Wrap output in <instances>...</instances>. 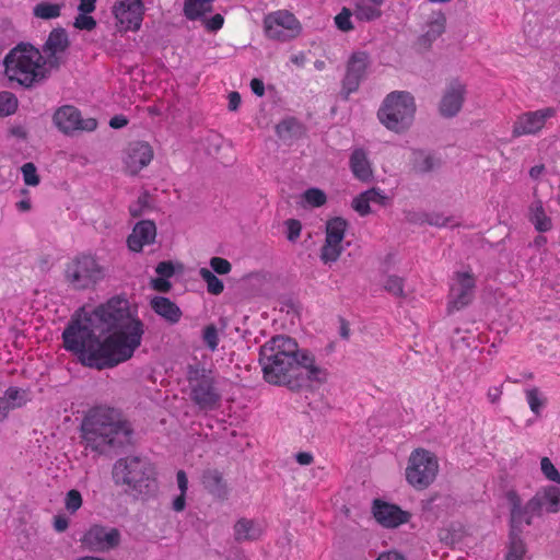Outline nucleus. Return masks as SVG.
Masks as SVG:
<instances>
[{"label": "nucleus", "mask_w": 560, "mask_h": 560, "mask_svg": "<svg viewBox=\"0 0 560 560\" xmlns=\"http://www.w3.org/2000/svg\"><path fill=\"white\" fill-rule=\"evenodd\" d=\"M350 168L353 176L363 182L369 183L373 178V171L368 159L366 152L362 148L354 149L349 160Z\"/></svg>", "instance_id": "nucleus-23"}, {"label": "nucleus", "mask_w": 560, "mask_h": 560, "mask_svg": "<svg viewBox=\"0 0 560 560\" xmlns=\"http://www.w3.org/2000/svg\"><path fill=\"white\" fill-rule=\"evenodd\" d=\"M96 0H80L78 10L81 13H92L95 10Z\"/></svg>", "instance_id": "nucleus-62"}, {"label": "nucleus", "mask_w": 560, "mask_h": 560, "mask_svg": "<svg viewBox=\"0 0 560 560\" xmlns=\"http://www.w3.org/2000/svg\"><path fill=\"white\" fill-rule=\"evenodd\" d=\"M210 267L219 275H226L232 269L230 261L221 257H212L210 259Z\"/></svg>", "instance_id": "nucleus-51"}, {"label": "nucleus", "mask_w": 560, "mask_h": 560, "mask_svg": "<svg viewBox=\"0 0 560 560\" xmlns=\"http://www.w3.org/2000/svg\"><path fill=\"white\" fill-rule=\"evenodd\" d=\"M540 469L548 480L560 483V472L548 457L541 458Z\"/></svg>", "instance_id": "nucleus-47"}, {"label": "nucleus", "mask_w": 560, "mask_h": 560, "mask_svg": "<svg viewBox=\"0 0 560 560\" xmlns=\"http://www.w3.org/2000/svg\"><path fill=\"white\" fill-rule=\"evenodd\" d=\"M410 165L415 173L425 174L438 167L440 162L427 151L412 150L410 155Z\"/></svg>", "instance_id": "nucleus-28"}, {"label": "nucleus", "mask_w": 560, "mask_h": 560, "mask_svg": "<svg viewBox=\"0 0 560 560\" xmlns=\"http://www.w3.org/2000/svg\"><path fill=\"white\" fill-rule=\"evenodd\" d=\"M527 548L520 533L510 532V542L505 560H524Z\"/></svg>", "instance_id": "nucleus-32"}, {"label": "nucleus", "mask_w": 560, "mask_h": 560, "mask_svg": "<svg viewBox=\"0 0 560 560\" xmlns=\"http://www.w3.org/2000/svg\"><path fill=\"white\" fill-rule=\"evenodd\" d=\"M199 276L207 283V290L210 294L219 295L223 292V282L210 269L201 268Z\"/></svg>", "instance_id": "nucleus-34"}, {"label": "nucleus", "mask_w": 560, "mask_h": 560, "mask_svg": "<svg viewBox=\"0 0 560 560\" xmlns=\"http://www.w3.org/2000/svg\"><path fill=\"white\" fill-rule=\"evenodd\" d=\"M22 174L24 183L28 186H36L39 184L36 166L28 162L22 166Z\"/></svg>", "instance_id": "nucleus-49"}, {"label": "nucleus", "mask_w": 560, "mask_h": 560, "mask_svg": "<svg viewBox=\"0 0 560 560\" xmlns=\"http://www.w3.org/2000/svg\"><path fill=\"white\" fill-rule=\"evenodd\" d=\"M287 226V237L290 242H295L301 234L302 225L299 220L289 219L284 222Z\"/></svg>", "instance_id": "nucleus-53"}, {"label": "nucleus", "mask_w": 560, "mask_h": 560, "mask_svg": "<svg viewBox=\"0 0 560 560\" xmlns=\"http://www.w3.org/2000/svg\"><path fill=\"white\" fill-rule=\"evenodd\" d=\"M502 396V387L493 386L488 389L487 397L491 404H497L500 401Z\"/></svg>", "instance_id": "nucleus-59"}, {"label": "nucleus", "mask_w": 560, "mask_h": 560, "mask_svg": "<svg viewBox=\"0 0 560 560\" xmlns=\"http://www.w3.org/2000/svg\"><path fill=\"white\" fill-rule=\"evenodd\" d=\"M67 281L78 290L88 289L103 279L102 267L92 256H80L72 259L65 271Z\"/></svg>", "instance_id": "nucleus-9"}, {"label": "nucleus", "mask_w": 560, "mask_h": 560, "mask_svg": "<svg viewBox=\"0 0 560 560\" xmlns=\"http://www.w3.org/2000/svg\"><path fill=\"white\" fill-rule=\"evenodd\" d=\"M373 515L377 523L386 528H396L409 522L410 514L402 511L398 505L387 503L380 499L373 502Z\"/></svg>", "instance_id": "nucleus-20"}, {"label": "nucleus", "mask_w": 560, "mask_h": 560, "mask_svg": "<svg viewBox=\"0 0 560 560\" xmlns=\"http://www.w3.org/2000/svg\"><path fill=\"white\" fill-rule=\"evenodd\" d=\"M556 113V108L546 107L520 115L513 126V137L517 138L521 136L534 135L538 132L544 128L547 119L553 117Z\"/></svg>", "instance_id": "nucleus-17"}, {"label": "nucleus", "mask_w": 560, "mask_h": 560, "mask_svg": "<svg viewBox=\"0 0 560 560\" xmlns=\"http://www.w3.org/2000/svg\"><path fill=\"white\" fill-rule=\"evenodd\" d=\"M202 340L210 351H215L219 345V334L214 325H208L202 331Z\"/></svg>", "instance_id": "nucleus-44"}, {"label": "nucleus", "mask_w": 560, "mask_h": 560, "mask_svg": "<svg viewBox=\"0 0 560 560\" xmlns=\"http://www.w3.org/2000/svg\"><path fill=\"white\" fill-rule=\"evenodd\" d=\"M466 95L465 85L454 80L446 86L440 104L439 113L444 118L455 117L462 109Z\"/></svg>", "instance_id": "nucleus-19"}, {"label": "nucleus", "mask_w": 560, "mask_h": 560, "mask_svg": "<svg viewBox=\"0 0 560 560\" xmlns=\"http://www.w3.org/2000/svg\"><path fill=\"white\" fill-rule=\"evenodd\" d=\"M378 5H372V4H365V3H358L355 7V10L353 12L355 19L359 21H373L381 16L382 12L377 8Z\"/></svg>", "instance_id": "nucleus-38"}, {"label": "nucleus", "mask_w": 560, "mask_h": 560, "mask_svg": "<svg viewBox=\"0 0 560 560\" xmlns=\"http://www.w3.org/2000/svg\"><path fill=\"white\" fill-rule=\"evenodd\" d=\"M439 471L436 457L425 450H416L411 453L406 468V479L416 489L428 488Z\"/></svg>", "instance_id": "nucleus-8"}, {"label": "nucleus", "mask_w": 560, "mask_h": 560, "mask_svg": "<svg viewBox=\"0 0 560 560\" xmlns=\"http://www.w3.org/2000/svg\"><path fill=\"white\" fill-rule=\"evenodd\" d=\"M347 221L345 219L336 217L328 220L326 224L325 240L341 243L345 237Z\"/></svg>", "instance_id": "nucleus-33"}, {"label": "nucleus", "mask_w": 560, "mask_h": 560, "mask_svg": "<svg viewBox=\"0 0 560 560\" xmlns=\"http://www.w3.org/2000/svg\"><path fill=\"white\" fill-rule=\"evenodd\" d=\"M369 66L370 57L365 51H355L350 56L341 83L340 95L342 98L348 100L351 93L358 91Z\"/></svg>", "instance_id": "nucleus-12"}, {"label": "nucleus", "mask_w": 560, "mask_h": 560, "mask_svg": "<svg viewBox=\"0 0 560 560\" xmlns=\"http://www.w3.org/2000/svg\"><path fill=\"white\" fill-rule=\"evenodd\" d=\"M80 541L90 551L105 552L119 545L120 533L117 528L95 524L84 533Z\"/></svg>", "instance_id": "nucleus-15"}, {"label": "nucleus", "mask_w": 560, "mask_h": 560, "mask_svg": "<svg viewBox=\"0 0 560 560\" xmlns=\"http://www.w3.org/2000/svg\"><path fill=\"white\" fill-rule=\"evenodd\" d=\"M341 253V243L325 240V244L320 249V259L324 264L335 262L338 260Z\"/></svg>", "instance_id": "nucleus-35"}, {"label": "nucleus", "mask_w": 560, "mask_h": 560, "mask_svg": "<svg viewBox=\"0 0 560 560\" xmlns=\"http://www.w3.org/2000/svg\"><path fill=\"white\" fill-rule=\"evenodd\" d=\"M152 287L160 292H167L171 289V283L167 278L159 277L152 280Z\"/></svg>", "instance_id": "nucleus-58"}, {"label": "nucleus", "mask_w": 560, "mask_h": 560, "mask_svg": "<svg viewBox=\"0 0 560 560\" xmlns=\"http://www.w3.org/2000/svg\"><path fill=\"white\" fill-rule=\"evenodd\" d=\"M266 35L271 39L285 42L296 37L301 32V25L293 13L279 10L266 15L264 20Z\"/></svg>", "instance_id": "nucleus-10"}, {"label": "nucleus", "mask_w": 560, "mask_h": 560, "mask_svg": "<svg viewBox=\"0 0 560 560\" xmlns=\"http://www.w3.org/2000/svg\"><path fill=\"white\" fill-rule=\"evenodd\" d=\"M52 121L56 127L66 135H70L77 130L93 131L97 127L96 119H83L80 110L72 105L59 107L52 116Z\"/></svg>", "instance_id": "nucleus-14"}, {"label": "nucleus", "mask_w": 560, "mask_h": 560, "mask_svg": "<svg viewBox=\"0 0 560 560\" xmlns=\"http://www.w3.org/2000/svg\"><path fill=\"white\" fill-rule=\"evenodd\" d=\"M276 131L281 139H291L301 132V125L295 119L288 118L277 125Z\"/></svg>", "instance_id": "nucleus-36"}, {"label": "nucleus", "mask_w": 560, "mask_h": 560, "mask_svg": "<svg viewBox=\"0 0 560 560\" xmlns=\"http://www.w3.org/2000/svg\"><path fill=\"white\" fill-rule=\"evenodd\" d=\"M363 197H366L370 203L373 202L381 206H385L388 200L387 196H385L378 188H371L363 191Z\"/></svg>", "instance_id": "nucleus-54"}, {"label": "nucleus", "mask_w": 560, "mask_h": 560, "mask_svg": "<svg viewBox=\"0 0 560 560\" xmlns=\"http://www.w3.org/2000/svg\"><path fill=\"white\" fill-rule=\"evenodd\" d=\"M526 399L530 410L535 415H539L541 408L546 404V399L542 397L540 390L537 387H533L526 390Z\"/></svg>", "instance_id": "nucleus-41"}, {"label": "nucleus", "mask_w": 560, "mask_h": 560, "mask_svg": "<svg viewBox=\"0 0 560 560\" xmlns=\"http://www.w3.org/2000/svg\"><path fill=\"white\" fill-rule=\"evenodd\" d=\"M376 560H407L405 556L397 551H388L381 553Z\"/></svg>", "instance_id": "nucleus-64"}, {"label": "nucleus", "mask_w": 560, "mask_h": 560, "mask_svg": "<svg viewBox=\"0 0 560 560\" xmlns=\"http://www.w3.org/2000/svg\"><path fill=\"white\" fill-rule=\"evenodd\" d=\"M214 0H186L184 13L188 20L195 21L212 10Z\"/></svg>", "instance_id": "nucleus-30"}, {"label": "nucleus", "mask_w": 560, "mask_h": 560, "mask_svg": "<svg viewBox=\"0 0 560 560\" xmlns=\"http://www.w3.org/2000/svg\"><path fill=\"white\" fill-rule=\"evenodd\" d=\"M156 237V225L151 220H141L132 229L127 238L128 248L141 252L143 246L153 244Z\"/></svg>", "instance_id": "nucleus-22"}, {"label": "nucleus", "mask_w": 560, "mask_h": 560, "mask_svg": "<svg viewBox=\"0 0 560 560\" xmlns=\"http://www.w3.org/2000/svg\"><path fill=\"white\" fill-rule=\"evenodd\" d=\"M352 208L361 215L365 217L371 213V207L370 202L368 201L366 197H363V192H361L359 196H357L352 200Z\"/></svg>", "instance_id": "nucleus-50"}, {"label": "nucleus", "mask_w": 560, "mask_h": 560, "mask_svg": "<svg viewBox=\"0 0 560 560\" xmlns=\"http://www.w3.org/2000/svg\"><path fill=\"white\" fill-rule=\"evenodd\" d=\"M60 9L61 7L59 4L40 2L34 7L33 13L36 18L50 20L60 15Z\"/></svg>", "instance_id": "nucleus-39"}, {"label": "nucleus", "mask_w": 560, "mask_h": 560, "mask_svg": "<svg viewBox=\"0 0 560 560\" xmlns=\"http://www.w3.org/2000/svg\"><path fill=\"white\" fill-rule=\"evenodd\" d=\"M13 409L23 407L27 401V392L19 387H9L2 396Z\"/></svg>", "instance_id": "nucleus-37"}, {"label": "nucleus", "mask_w": 560, "mask_h": 560, "mask_svg": "<svg viewBox=\"0 0 560 560\" xmlns=\"http://www.w3.org/2000/svg\"><path fill=\"white\" fill-rule=\"evenodd\" d=\"M416 109L415 97L411 93L394 91L384 98L377 110V118L388 130L401 133L411 127Z\"/></svg>", "instance_id": "nucleus-6"}, {"label": "nucleus", "mask_w": 560, "mask_h": 560, "mask_svg": "<svg viewBox=\"0 0 560 560\" xmlns=\"http://www.w3.org/2000/svg\"><path fill=\"white\" fill-rule=\"evenodd\" d=\"M149 208V194L142 192L138 199L129 206V213L132 218H140Z\"/></svg>", "instance_id": "nucleus-43"}, {"label": "nucleus", "mask_w": 560, "mask_h": 560, "mask_svg": "<svg viewBox=\"0 0 560 560\" xmlns=\"http://www.w3.org/2000/svg\"><path fill=\"white\" fill-rule=\"evenodd\" d=\"M151 307L158 315L171 324L179 322L182 317L180 308L168 298L155 296L151 301Z\"/></svg>", "instance_id": "nucleus-26"}, {"label": "nucleus", "mask_w": 560, "mask_h": 560, "mask_svg": "<svg viewBox=\"0 0 560 560\" xmlns=\"http://www.w3.org/2000/svg\"><path fill=\"white\" fill-rule=\"evenodd\" d=\"M201 482L205 489L214 498L223 501L228 498L229 489L223 475L217 469L203 471Z\"/></svg>", "instance_id": "nucleus-24"}, {"label": "nucleus", "mask_w": 560, "mask_h": 560, "mask_svg": "<svg viewBox=\"0 0 560 560\" xmlns=\"http://www.w3.org/2000/svg\"><path fill=\"white\" fill-rule=\"evenodd\" d=\"M81 432L85 447L100 454L131 444L135 433L132 424L108 407L91 409L81 423Z\"/></svg>", "instance_id": "nucleus-3"}, {"label": "nucleus", "mask_w": 560, "mask_h": 560, "mask_svg": "<svg viewBox=\"0 0 560 560\" xmlns=\"http://www.w3.org/2000/svg\"><path fill=\"white\" fill-rule=\"evenodd\" d=\"M113 480L133 495H151L156 491L155 469L144 457L127 456L116 460Z\"/></svg>", "instance_id": "nucleus-5"}, {"label": "nucleus", "mask_w": 560, "mask_h": 560, "mask_svg": "<svg viewBox=\"0 0 560 560\" xmlns=\"http://www.w3.org/2000/svg\"><path fill=\"white\" fill-rule=\"evenodd\" d=\"M5 74L24 88L42 84L51 73L42 52L30 44H20L4 58Z\"/></svg>", "instance_id": "nucleus-4"}, {"label": "nucleus", "mask_w": 560, "mask_h": 560, "mask_svg": "<svg viewBox=\"0 0 560 560\" xmlns=\"http://www.w3.org/2000/svg\"><path fill=\"white\" fill-rule=\"evenodd\" d=\"M534 499H538L540 512L545 508L548 513H557L560 510V488L548 486L536 492Z\"/></svg>", "instance_id": "nucleus-27"}, {"label": "nucleus", "mask_w": 560, "mask_h": 560, "mask_svg": "<svg viewBox=\"0 0 560 560\" xmlns=\"http://www.w3.org/2000/svg\"><path fill=\"white\" fill-rule=\"evenodd\" d=\"M155 271L160 277L171 278L175 272V268L171 261H161L158 264Z\"/></svg>", "instance_id": "nucleus-56"}, {"label": "nucleus", "mask_w": 560, "mask_h": 560, "mask_svg": "<svg viewBox=\"0 0 560 560\" xmlns=\"http://www.w3.org/2000/svg\"><path fill=\"white\" fill-rule=\"evenodd\" d=\"M506 500L510 504V532L521 533L523 524L530 525L533 517L541 514L538 499L534 497L523 505L520 495L510 490L506 492Z\"/></svg>", "instance_id": "nucleus-11"}, {"label": "nucleus", "mask_w": 560, "mask_h": 560, "mask_svg": "<svg viewBox=\"0 0 560 560\" xmlns=\"http://www.w3.org/2000/svg\"><path fill=\"white\" fill-rule=\"evenodd\" d=\"M427 212H409L407 214V220L415 224H424L427 223Z\"/></svg>", "instance_id": "nucleus-61"}, {"label": "nucleus", "mask_w": 560, "mask_h": 560, "mask_svg": "<svg viewBox=\"0 0 560 560\" xmlns=\"http://www.w3.org/2000/svg\"><path fill=\"white\" fill-rule=\"evenodd\" d=\"M476 280L470 272H456L448 296V312L469 305L475 296Z\"/></svg>", "instance_id": "nucleus-16"}, {"label": "nucleus", "mask_w": 560, "mask_h": 560, "mask_svg": "<svg viewBox=\"0 0 560 560\" xmlns=\"http://www.w3.org/2000/svg\"><path fill=\"white\" fill-rule=\"evenodd\" d=\"M18 108V98L11 92H0V116H9Z\"/></svg>", "instance_id": "nucleus-40"}, {"label": "nucleus", "mask_w": 560, "mask_h": 560, "mask_svg": "<svg viewBox=\"0 0 560 560\" xmlns=\"http://www.w3.org/2000/svg\"><path fill=\"white\" fill-rule=\"evenodd\" d=\"M74 26L79 30L92 31L96 26V21L89 13H81L75 18Z\"/></svg>", "instance_id": "nucleus-52"}, {"label": "nucleus", "mask_w": 560, "mask_h": 560, "mask_svg": "<svg viewBox=\"0 0 560 560\" xmlns=\"http://www.w3.org/2000/svg\"><path fill=\"white\" fill-rule=\"evenodd\" d=\"M427 223L433 226H446L450 219L447 217H444L442 213H427Z\"/></svg>", "instance_id": "nucleus-55"}, {"label": "nucleus", "mask_w": 560, "mask_h": 560, "mask_svg": "<svg viewBox=\"0 0 560 560\" xmlns=\"http://www.w3.org/2000/svg\"><path fill=\"white\" fill-rule=\"evenodd\" d=\"M144 5L142 0H124L117 2L113 13L124 31H137L143 19Z\"/></svg>", "instance_id": "nucleus-18"}, {"label": "nucleus", "mask_w": 560, "mask_h": 560, "mask_svg": "<svg viewBox=\"0 0 560 560\" xmlns=\"http://www.w3.org/2000/svg\"><path fill=\"white\" fill-rule=\"evenodd\" d=\"M264 527L260 522L242 517L234 525V538L236 541H253L261 537Z\"/></svg>", "instance_id": "nucleus-25"}, {"label": "nucleus", "mask_w": 560, "mask_h": 560, "mask_svg": "<svg viewBox=\"0 0 560 560\" xmlns=\"http://www.w3.org/2000/svg\"><path fill=\"white\" fill-rule=\"evenodd\" d=\"M223 22V16L221 14H215L211 19L206 21V27L211 32H215L222 27Z\"/></svg>", "instance_id": "nucleus-57"}, {"label": "nucleus", "mask_w": 560, "mask_h": 560, "mask_svg": "<svg viewBox=\"0 0 560 560\" xmlns=\"http://www.w3.org/2000/svg\"><path fill=\"white\" fill-rule=\"evenodd\" d=\"M153 159V150L148 142L135 141L126 149L125 166L130 175H137Z\"/></svg>", "instance_id": "nucleus-21"}, {"label": "nucleus", "mask_w": 560, "mask_h": 560, "mask_svg": "<svg viewBox=\"0 0 560 560\" xmlns=\"http://www.w3.org/2000/svg\"><path fill=\"white\" fill-rule=\"evenodd\" d=\"M446 18L443 13H438L428 24V30L422 35L421 40L431 44L440 37L445 31Z\"/></svg>", "instance_id": "nucleus-31"}, {"label": "nucleus", "mask_w": 560, "mask_h": 560, "mask_svg": "<svg viewBox=\"0 0 560 560\" xmlns=\"http://www.w3.org/2000/svg\"><path fill=\"white\" fill-rule=\"evenodd\" d=\"M176 480L180 492L186 493L188 489V478L184 470H178L176 474Z\"/></svg>", "instance_id": "nucleus-60"}, {"label": "nucleus", "mask_w": 560, "mask_h": 560, "mask_svg": "<svg viewBox=\"0 0 560 560\" xmlns=\"http://www.w3.org/2000/svg\"><path fill=\"white\" fill-rule=\"evenodd\" d=\"M250 89L253 93L257 96H262L265 94V85L260 79H253L250 81Z\"/></svg>", "instance_id": "nucleus-63"}, {"label": "nucleus", "mask_w": 560, "mask_h": 560, "mask_svg": "<svg viewBox=\"0 0 560 560\" xmlns=\"http://www.w3.org/2000/svg\"><path fill=\"white\" fill-rule=\"evenodd\" d=\"M69 45L68 34L63 28L50 32L42 51L45 65L50 71L58 70L66 62Z\"/></svg>", "instance_id": "nucleus-13"}, {"label": "nucleus", "mask_w": 560, "mask_h": 560, "mask_svg": "<svg viewBox=\"0 0 560 560\" xmlns=\"http://www.w3.org/2000/svg\"><path fill=\"white\" fill-rule=\"evenodd\" d=\"M384 289L393 294L394 296L402 298L404 296V280L397 276H389L385 283Z\"/></svg>", "instance_id": "nucleus-45"}, {"label": "nucleus", "mask_w": 560, "mask_h": 560, "mask_svg": "<svg viewBox=\"0 0 560 560\" xmlns=\"http://www.w3.org/2000/svg\"><path fill=\"white\" fill-rule=\"evenodd\" d=\"M186 378L189 398L201 411L215 410L221 402L214 372L201 363L188 364Z\"/></svg>", "instance_id": "nucleus-7"}, {"label": "nucleus", "mask_w": 560, "mask_h": 560, "mask_svg": "<svg viewBox=\"0 0 560 560\" xmlns=\"http://www.w3.org/2000/svg\"><path fill=\"white\" fill-rule=\"evenodd\" d=\"M143 323L129 302L116 296L92 312L82 310L62 332L65 348L90 368L104 370L129 360L140 347Z\"/></svg>", "instance_id": "nucleus-1"}, {"label": "nucleus", "mask_w": 560, "mask_h": 560, "mask_svg": "<svg viewBox=\"0 0 560 560\" xmlns=\"http://www.w3.org/2000/svg\"><path fill=\"white\" fill-rule=\"evenodd\" d=\"M352 12L348 8H342L341 11L335 16V24L341 32H350L354 28L351 16Z\"/></svg>", "instance_id": "nucleus-42"}, {"label": "nucleus", "mask_w": 560, "mask_h": 560, "mask_svg": "<svg viewBox=\"0 0 560 560\" xmlns=\"http://www.w3.org/2000/svg\"><path fill=\"white\" fill-rule=\"evenodd\" d=\"M65 505L68 512L71 514L75 513L82 505L81 493L75 489L68 491L65 499Z\"/></svg>", "instance_id": "nucleus-48"}, {"label": "nucleus", "mask_w": 560, "mask_h": 560, "mask_svg": "<svg viewBox=\"0 0 560 560\" xmlns=\"http://www.w3.org/2000/svg\"><path fill=\"white\" fill-rule=\"evenodd\" d=\"M259 363L266 382L291 390L308 387L311 381L326 380V371L315 364L314 357L301 350L293 338L283 335L272 337L260 347Z\"/></svg>", "instance_id": "nucleus-2"}, {"label": "nucleus", "mask_w": 560, "mask_h": 560, "mask_svg": "<svg viewBox=\"0 0 560 560\" xmlns=\"http://www.w3.org/2000/svg\"><path fill=\"white\" fill-rule=\"evenodd\" d=\"M303 196L304 200L313 207H320L325 205L327 200L325 192L318 188H310Z\"/></svg>", "instance_id": "nucleus-46"}, {"label": "nucleus", "mask_w": 560, "mask_h": 560, "mask_svg": "<svg viewBox=\"0 0 560 560\" xmlns=\"http://www.w3.org/2000/svg\"><path fill=\"white\" fill-rule=\"evenodd\" d=\"M529 220L538 232H548L552 229L551 219L545 213L542 202L536 200L529 208Z\"/></svg>", "instance_id": "nucleus-29"}]
</instances>
